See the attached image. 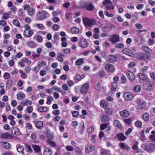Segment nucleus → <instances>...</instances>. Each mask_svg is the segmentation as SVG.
I'll list each match as a JSON object with an SVG mask.
<instances>
[{
	"label": "nucleus",
	"instance_id": "1",
	"mask_svg": "<svg viewBox=\"0 0 155 155\" xmlns=\"http://www.w3.org/2000/svg\"><path fill=\"white\" fill-rule=\"evenodd\" d=\"M154 85L153 82L149 80H147L144 82L143 87L146 90H150L154 87Z\"/></svg>",
	"mask_w": 155,
	"mask_h": 155
},
{
	"label": "nucleus",
	"instance_id": "2",
	"mask_svg": "<svg viewBox=\"0 0 155 155\" xmlns=\"http://www.w3.org/2000/svg\"><path fill=\"white\" fill-rule=\"evenodd\" d=\"M83 22L86 26H91L95 24L96 21L93 19H89L87 18H84L83 19Z\"/></svg>",
	"mask_w": 155,
	"mask_h": 155
},
{
	"label": "nucleus",
	"instance_id": "3",
	"mask_svg": "<svg viewBox=\"0 0 155 155\" xmlns=\"http://www.w3.org/2000/svg\"><path fill=\"white\" fill-rule=\"evenodd\" d=\"M48 13L45 11H43L41 12H38L36 15V18L38 20H42L46 18Z\"/></svg>",
	"mask_w": 155,
	"mask_h": 155
},
{
	"label": "nucleus",
	"instance_id": "4",
	"mask_svg": "<svg viewBox=\"0 0 155 155\" xmlns=\"http://www.w3.org/2000/svg\"><path fill=\"white\" fill-rule=\"evenodd\" d=\"M109 40L113 43H116L120 41V37L118 35L114 34L111 36Z\"/></svg>",
	"mask_w": 155,
	"mask_h": 155
},
{
	"label": "nucleus",
	"instance_id": "5",
	"mask_svg": "<svg viewBox=\"0 0 155 155\" xmlns=\"http://www.w3.org/2000/svg\"><path fill=\"white\" fill-rule=\"evenodd\" d=\"M105 68L107 72L111 73L114 72L115 70L114 66L110 64H107L105 66Z\"/></svg>",
	"mask_w": 155,
	"mask_h": 155
},
{
	"label": "nucleus",
	"instance_id": "6",
	"mask_svg": "<svg viewBox=\"0 0 155 155\" xmlns=\"http://www.w3.org/2000/svg\"><path fill=\"white\" fill-rule=\"evenodd\" d=\"M89 84L86 83L84 84L82 87L81 89V92L82 94H85L87 93L89 90Z\"/></svg>",
	"mask_w": 155,
	"mask_h": 155
},
{
	"label": "nucleus",
	"instance_id": "7",
	"mask_svg": "<svg viewBox=\"0 0 155 155\" xmlns=\"http://www.w3.org/2000/svg\"><path fill=\"white\" fill-rule=\"evenodd\" d=\"M122 52L123 53L129 56L132 57H134V54L133 53V51L129 49L125 48L123 50Z\"/></svg>",
	"mask_w": 155,
	"mask_h": 155
},
{
	"label": "nucleus",
	"instance_id": "8",
	"mask_svg": "<svg viewBox=\"0 0 155 155\" xmlns=\"http://www.w3.org/2000/svg\"><path fill=\"white\" fill-rule=\"evenodd\" d=\"M80 41L79 42V45L82 48H86L88 46V44L87 41L86 40L83 38H80Z\"/></svg>",
	"mask_w": 155,
	"mask_h": 155
},
{
	"label": "nucleus",
	"instance_id": "9",
	"mask_svg": "<svg viewBox=\"0 0 155 155\" xmlns=\"http://www.w3.org/2000/svg\"><path fill=\"white\" fill-rule=\"evenodd\" d=\"M127 75L128 78L131 81H133L135 78V75L134 73L131 71H127Z\"/></svg>",
	"mask_w": 155,
	"mask_h": 155
},
{
	"label": "nucleus",
	"instance_id": "10",
	"mask_svg": "<svg viewBox=\"0 0 155 155\" xmlns=\"http://www.w3.org/2000/svg\"><path fill=\"white\" fill-rule=\"evenodd\" d=\"M33 30L25 29L24 32V34L26 36L30 37L33 34Z\"/></svg>",
	"mask_w": 155,
	"mask_h": 155
},
{
	"label": "nucleus",
	"instance_id": "11",
	"mask_svg": "<svg viewBox=\"0 0 155 155\" xmlns=\"http://www.w3.org/2000/svg\"><path fill=\"white\" fill-rule=\"evenodd\" d=\"M0 137L2 139H11L13 138L12 136L7 133L2 134L0 135Z\"/></svg>",
	"mask_w": 155,
	"mask_h": 155
},
{
	"label": "nucleus",
	"instance_id": "12",
	"mask_svg": "<svg viewBox=\"0 0 155 155\" xmlns=\"http://www.w3.org/2000/svg\"><path fill=\"white\" fill-rule=\"evenodd\" d=\"M117 138L119 140L124 141L125 140L126 138L124 134L121 133L118 134L117 135Z\"/></svg>",
	"mask_w": 155,
	"mask_h": 155
},
{
	"label": "nucleus",
	"instance_id": "13",
	"mask_svg": "<svg viewBox=\"0 0 155 155\" xmlns=\"http://www.w3.org/2000/svg\"><path fill=\"white\" fill-rule=\"evenodd\" d=\"M142 147L145 151L147 152L150 151L151 150L150 144L149 145H145V144L142 145Z\"/></svg>",
	"mask_w": 155,
	"mask_h": 155
},
{
	"label": "nucleus",
	"instance_id": "14",
	"mask_svg": "<svg viewBox=\"0 0 155 155\" xmlns=\"http://www.w3.org/2000/svg\"><path fill=\"white\" fill-rule=\"evenodd\" d=\"M114 125L116 127L118 128L121 130H122L123 128L122 127L120 123L118 120H115L114 122Z\"/></svg>",
	"mask_w": 155,
	"mask_h": 155
},
{
	"label": "nucleus",
	"instance_id": "15",
	"mask_svg": "<svg viewBox=\"0 0 155 155\" xmlns=\"http://www.w3.org/2000/svg\"><path fill=\"white\" fill-rule=\"evenodd\" d=\"M120 114L121 117L126 118L129 116V113L126 110H123L120 112Z\"/></svg>",
	"mask_w": 155,
	"mask_h": 155
},
{
	"label": "nucleus",
	"instance_id": "16",
	"mask_svg": "<svg viewBox=\"0 0 155 155\" xmlns=\"http://www.w3.org/2000/svg\"><path fill=\"white\" fill-rule=\"evenodd\" d=\"M95 149V147L93 146H88L86 147L85 151L87 153H89L94 150Z\"/></svg>",
	"mask_w": 155,
	"mask_h": 155
},
{
	"label": "nucleus",
	"instance_id": "17",
	"mask_svg": "<svg viewBox=\"0 0 155 155\" xmlns=\"http://www.w3.org/2000/svg\"><path fill=\"white\" fill-rule=\"evenodd\" d=\"M138 144L139 143L137 141H135L134 143L133 146L132 147V148L137 152H139V149L138 147Z\"/></svg>",
	"mask_w": 155,
	"mask_h": 155
},
{
	"label": "nucleus",
	"instance_id": "18",
	"mask_svg": "<svg viewBox=\"0 0 155 155\" xmlns=\"http://www.w3.org/2000/svg\"><path fill=\"white\" fill-rule=\"evenodd\" d=\"M101 155H110V151L106 149H101Z\"/></svg>",
	"mask_w": 155,
	"mask_h": 155
},
{
	"label": "nucleus",
	"instance_id": "19",
	"mask_svg": "<svg viewBox=\"0 0 155 155\" xmlns=\"http://www.w3.org/2000/svg\"><path fill=\"white\" fill-rule=\"evenodd\" d=\"M120 147L122 149H125L127 150H129L130 149V147L128 146H127L124 143H121L119 144Z\"/></svg>",
	"mask_w": 155,
	"mask_h": 155
},
{
	"label": "nucleus",
	"instance_id": "20",
	"mask_svg": "<svg viewBox=\"0 0 155 155\" xmlns=\"http://www.w3.org/2000/svg\"><path fill=\"white\" fill-rule=\"evenodd\" d=\"M17 149L18 151L19 152L21 153L23 155H24V152H23L24 148L23 146L20 145L17 146Z\"/></svg>",
	"mask_w": 155,
	"mask_h": 155
},
{
	"label": "nucleus",
	"instance_id": "21",
	"mask_svg": "<svg viewBox=\"0 0 155 155\" xmlns=\"http://www.w3.org/2000/svg\"><path fill=\"white\" fill-rule=\"evenodd\" d=\"M138 77L140 79L142 80H145L147 79V76L142 73L139 74L138 75Z\"/></svg>",
	"mask_w": 155,
	"mask_h": 155
},
{
	"label": "nucleus",
	"instance_id": "22",
	"mask_svg": "<svg viewBox=\"0 0 155 155\" xmlns=\"http://www.w3.org/2000/svg\"><path fill=\"white\" fill-rule=\"evenodd\" d=\"M52 153L51 150L48 148H47L44 150L43 154L44 155H51Z\"/></svg>",
	"mask_w": 155,
	"mask_h": 155
},
{
	"label": "nucleus",
	"instance_id": "23",
	"mask_svg": "<svg viewBox=\"0 0 155 155\" xmlns=\"http://www.w3.org/2000/svg\"><path fill=\"white\" fill-rule=\"evenodd\" d=\"M100 105L101 107L104 108H107L108 106V103L104 101H101Z\"/></svg>",
	"mask_w": 155,
	"mask_h": 155
},
{
	"label": "nucleus",
	"instance_id": "24",
	"mask_svg": "<svg viewBox=\"0 0 155 155\" xmlns=\"http://www.w3.org/2000/svg\"><path fill=\"white\" fill-rule=\"evenodd\" d=\"M137 103L138 104H139L137 106V109L140 110L142 109L144 107L143 105L144 103L143 102H140V101L138 100L137 101Z\"/></svg>",
	"mask_w": 155,
	"mask_h": 155
},
{
	"label": "nucleus",
	"instance_id": "25",
	"mask_svg": "<svg viewBox=\"0 0 155 155\" xmlns=\"http://www.w3.org/2000/svg\"><path fill=\"white\" fill-rule=\"evenodd\" d=\"M107 60L109 62H112L116 60L117 58L114 55H110L108 57Z\"/></svg>",
	"mask_w": 155,
	"mask_h": 155
},
{
	"label": "nucleus",
	"instance_id": "26",
	"mask_svg": "<svg viewBox=\"0 0 155 155\" xmlns=\"http://www.w3.org/2000/svg\"><path fill=\"white\" fill-rule=\"evenodd\" d=\"M1 144L3 147L6 149H8L11 147V145L8 142H2Z\"/></svg>",
	"mask_w": 155,
	"mask_h": 155
},
{
	"label": "nucleus",
	"instance_id": "27",
	"mask_svg": "<svg viewBox=\"0 0 155 155\" xmlns=\"http://www.w3.org/2000/svg\"><path fill=\"white\" fill-rule=\"evenodd\" d=\"M43 126V122L41 121H37L35 124L36 127L39 129H41Z\"/></svg>",
	"mask_w": 155,
	"mask_h": 155
},
{
	"label": "nucleus",
	"instance_id": "28",
	"mask_svg": "<svg viewBox=\"0 0 155 155\" xmlns=\"http://www.w3.org/2000/svg\"><path fill=\"white\" fill-rule=\"evenodd\" d=\"M105 109L106 110H105V112L106 114L109 115H110L112 114L113 111V110L112 108L110 107H107Z\"/></svg>",
	"mask_w": 155,
	"mask_h": 155
},
{
	"label": "nucleus",
	"instance_id": "29",
	"mask_svg": "<svg viewBox=\"0 0 155 155\" xmlns=\"http://www.w3.org/2000/svg\"><path fill=\"white\" fill-rule=\"evenodd\" d=\"M117 85L116 82L112 83L111 86V91H115L117 87Z\"/></svg>",
	"mask_w": 155,
	"mask_h": 155
},
{
	"label": "nucleus",
	"instance_id": "30",
	"mask_svg": "<svg viewBox=\"0 0 155 155\" xmlns=\"http://www.w3.org/2000/svg\"><path fill=\"white\" fill-rule=\"evenodd\" d=\"M112 4V2L110 0H105L103 2V4L105 6H110Z\"/></svg>",
	"mask_w": 155,
	"mask_h": 155
},
{
	"label": "nucleus",
	"instance_id": "31",
	"mask_svg": "<svg viewBox=\"0 0 155 155\" xmlns=\"http://www.w3.org/2000/svg\"><path fill=\"white\" fill-rule=\"evenodd\" d=\"M64 56V55L62 53H58V60L60 61H63L64 60L63 57Z\"/></svg>",
	"mask_w": 155,
	"mask_h": 155
},
{
	"label": "nucleus",
	"instance_id": "32",
	"mask_svg": "<svg viewBox=\"0 0 155 155\" xmlns=\"http://www.w3.org/2000/svg\"><path fill=\"white\" fill-rule=\"evenodd\" d=\"M142 49L145 52L150 53L152 51L151 50L147 47L143 46L142 47Z\"/></svg>",
	"mask_w": 155,
	"mask_h": 155
},
{
	"label": "nucleus",
	"instance_id": "33",
	"mask_svg": "<svg viewBox=\"0 0 155 155\" xmlns=\"http://www.w3.org/2000/svg\"><path fill=\"white\" fill-rule=\"evenodd\" d=\"M28 15L30 16L32 15L35 13V9L33 8H31L28 9Z\"/></svg>",
	"mask_w": 155,
	"mask_h": 155
},
{
	"label": "nucleus",
	"instance_id": "34",
	"mask_svg": "<svg viewBox=\"0 0 155 155\" xmlns=\"http://www.w3.org/2000/svg\"><path fill=\"white\" fill-rule=\"evenodd\" d=\"M33 148L35 151L38 153L40 150V148L37 145H34L32 146Z\"/></svg>",
	"mask_w": 155,
	"mask_h": 155
},
{
	"label": "nucleus",
	"instance_id": "35",
	"mask_svg": "<svg viewBox=\"0 0 155 155\" xmlns=\"http://www.w3.org/2000/svg\"><path fill=\"white\" fill-rule=\"evenodd\" d=\"M109 118L108 116L107 115H105L103 116L101 119V121L102 122H105L107 121L108 120Z\"/></svg>",
	"mask_w": 155,
	"mask_h": 155
},
{
	"label": "nucleus",
	"instance_id": "36",
	"mask_svg": "<svg viewBox=\"0 0 155 155\" xmlns=\"http://www.w3.org/2000/svg\"><path fill=\"white\" fill-rule=\"evenodd\" d=\"M135 125L138 128H140L142 127V123L140 121L137 120L135 122Z\"/></svg>",
	"mask_w": 155,
	"mask_h": 155
},
{
	"label": "nucleus",
	"instance_id": "37",
	"mask_svg": "<svg viewBox=\"0 0 155 155\" xmlns=\"http://www.w3.org/2000/svg\"><path fill=\"white\" fill-rule=\"evenodd\" d=\"M141 87L140 85H137L135 86L134 88V91L135 92H138L140 91Z\"/></svg>",
	"mask_w": 155,
	"mask_h": 155
},
{
	"label": "nucleus",
	"instance_id": "38",
	"mask_svg": "<svg viewBox=\"0 0 155 155\" xmlns=\"http://www.w3.org/2000/svg\"><path fill=\"white\" fill-rule=\"evenodd\" d=\"M130 96L131 97H133L134 96L133 94L130 92H126L124 94V97H129Z\"/></svg>",
	"mask_w": 155,
	"mask_h": 155
},
{
	"label": "nucleus",
	"instance_id": "39",
	"mask_svg": "<svg viewBox=\"0 0 155 155\" xmlns=\"http://www.w3.org/2000/svg\"><path fill=\"white\" fill-rule=\"evenodd\" d=\"M84 123L83 122H81L80 124V126L79 127L80 132L81 133L82 132H83V131L84 129Z\"/></svg>",
	"mask_w": 155,
	"mask_h": 155
},
{
	"label": "nucleus",
	"instance_id": "40",
	"mask_svg": "<svg viewBox=\"0 0 155 155\" xmlns=\"http://www.w3.org/2000/svg\"><path fill=\"white\" fill-rule=\"evenodd\" d=\"M12 81L11 80H8L6 84L7 87L10 88L12 86Z\"/></svg>",
	"mask_w": 155,
	"mask_h": 155
},
{
	"label": "nucleus",
	"instance_id": "41",
	"mask_svg": "<svg viewBox=\"0 0 155 155\" xmlns=\"http://www.w3.org/2000/svg\"><path fill=\"white\" fill-rule=\"evenodd\" d=\"M146 55L145 54H140L138 57L139 59L140 60L144 61L146 59Z\"/></svg>",
	"mask_w": 155,
	"mask_h": 155
},
{
	"label": "nucleus",
	"instance_id": "42",
	"mask_svg": "<svg viewBox=\"0 0 155 155\" xmlns=\"http://www.w3.org/2000/svg\"><path fill=\"white\" fill-rule=\"evenodd\" d=\"M124 45L122 43H118L116 44L115 47L117 48H124Z\"/></svg>",
	"mask_w": 155,
	"mask_h": 155
},
{
	"label": "nucleus",
	"instance_id": "43",
	"mask_svg": "<svg viewBox=\"0 0 155 155\" xmlns=\"http://www.w3.org/2000/svg\"><path fill=\"white\" fill-rule=\"evenodd\" d=\"M144 120L145 122H147L149 119V115L145 113L143 115Z\"/></svg>",
	"mask_w": 155,
	"mask_h": 155
},
{
	"label": "nucleus",
	"instance_id": "44",
	"mask_svg": "<svg viewBox=\"0 0 155 155\" xmlns=\"http://www.w3.org/2000/svg\"><path fill=\"white\" fill-rule=\"evenodd\" d=\"M38 110L40 112H46L47 111V109L46 107H40L38 108Z\"/></svg>",
	"mask_w": 155,
	"mask_h": 155
},
{
	"label": "nucleus",
	"instance_id": "45",
	"mask_svg": "<svg viewBox=\"0 0 155 155\" xmlns=\"http://www.w3.org/2000/svg\"><path fill=\"white\" fill-rule=\"evenodd\" d=\"M18 128L16 127H12L11 129V133L12 134L15 135L17 131Z\"/></svg>",
	"mask_w": 155,
	"mask_h": 155
},
{
	"label": "nucleus",
	"instance_id": "46",
	"mask_svg": "<svg viewBox=\"0 0 155 155\" xmlns=\"http://www.w3.org/2000/svg\"><path fill=\"white\" fill-rule=\"evenodd\" d=\"M21 61L23 62H26L28 64H30L31 62L30 61L28 60V59L26 58H24L22 59Z\"/></svg>",
	"mask_w": 155,
	"mask_h": 155
},
{
	"label": "nucleus",
	"instance_id": "47",
	"mask_svg": "<svg viewBox=\"0 0 155 155\" xmlns=\"http://www.w3.org/2000/svg\"><path fill=\"white\" fill-rule=\"evenodd\" d=\"M47 142L52 147H54L56 146V143L53 141L50 140H48Z\"/></svg>",
	"mask_w": 155,
	"mask_h": 155
},
{
	"label": "nucleus",
	"instance_id": "48",
	"mask_svg": "<svg viewBox=\"0 0 155 155\" xmlns=\"http://www.w3.org/2000/svg\"><path fill=\"white\" fill-rule=\"evenodd\" d=\"M87 9L88 10H92L94 9V7L92 5H89L87 6Z\"/></svg>",
	"mask_w": 155,
	"mask_h": 155
},
{
	"label": "nucleus",
	"instance_id": "49",
	"mask_svg": "<svg viewBox=\"0 0 155 155\" xmlns=\"http://www.w3.org/2000/svg\"><path fill=\"white\" fill-rule=\"evenodd\" d=\"M107 124H102L101 125L100 129L101 130H103L107 127Z\"/></svg>",
	"mask_w": 155,
	"mask_h": 155
},
{
	"label": "nucleus",
	"instance_id": "50",
	"mask_svg": "<svg viewBox=\"0 0 155 155\" xmlns=\"http://www.w3.org/2000/svg\"><path fill=\"white\" fill-rule=\"evenodd\" d=\"M28 44V46L31 48H34L35 45V44L32 41L29 42Z\"/></svg>",
	"mask_w": 155,
	"mask_h": 155
},
{
	"label": "nucleus",
	"instance_id": "51",
	"mask_svg": "<svg viewBox=\"0 0 155 155\" xmlns=\"http://www.w3.org/2000/svg\"><path fill=\"white\" fill-rule=\"evenodd\" d=\"M25 149L27 152H31L32 151L31 146L29 145H26L25 146Z\"/></svg>",
	"mask_w": 155,
	"mask_h": 155
},
{
	"label": "nucleus",
	"instance_id": "52",
	"mask_svg": "<svg viewBox=\"0 0 155 155\" xmlns=\"http://www.w3.org/2000/svg\"><path fill=\"white\" fill-rule=\"evenodd\" d=\"M13 23L14 25L18 27H20V23L18 20L15 19L14 20V21H13Z\"/></svg>",
	"mask_w": 155,
	"mask_h": 155
},
{
	"label": "nucleus",
	"instance_id": "53",
	"mask_svg": "<svg viewBox=\"0 0 155 155\" xmlns=\"http://www.w3.org/2000/svg\"><path fill=\"white\" fill-rule=\"evenodd\" d=\"M46 63L43 61H41L38 63V66L40 67L46 65Z\"/></svg>",
	"mask_w": 155,
	"mask_h": 155
},
{
	"label": "nucleus",
	"instance_id": "54",
	"mask_svg": "<svg viewBox=\"0 0 155 155\" xmlns=\"http://www.w3.org/2000/svg\"><path fill=\"white\" fill-rule=\"evenodd\" d=\"M131 120V119L130 118L126 119L124 120V121L125 123L128 124H130Z\"/></svg>",
	"mask_w": 155,
	"mask_h": 155
},
{
	"label": "nucleus",
	"instance_id": "55",
	"mask_svg": "<svg viewBox=\"0 0 155 155\" xmlns=\"http://www.w3.org/2000/svg\"><path fill=\"white\" fill-rule=\"evenodd\" d=\"M135 63L134 62L130 63L128 65V67L129 68H131L135 66Z\"/></svg>",
	"mask_w": 155,
	"mask_h": 155
},
{
	"label": "nucleus",
	"instance_id": "56",
	"mask_svg": "<svg viewBox=\"0 0 155 155\" xmlns=\"http://www.w3.org/2000/svg\"><path fill=\"white\" fill-rule=\"evenodd\" d=\"M94 128L92 126H90L88 128L87 132L88 133H91L94 131Z\"/></svg>",
	"mask_w": 155,
	"mask_h": 155
},
{
	"label": "nucleus",
	"instance_id": "57",
	"mask_svg": "<svg viewBox=\"0 0 155 155\" xmlns=\"http://www.w3.org/2000/svg\"><path fill=\"white\" fill-rule=\"evenodd\" d=\"M26 128L29 130H31L32 128V126L31 124L29 123L26 124Z\"/></svg>",
	"mask_w": 155,
	"mask_h": 155
},
{
	"label": "nucleus",
	"instance_id": "58",
	"mask_svg": "<svg viewBox=\"0 0 155 155\" xmlns=\"http://www.w3.org/2000/svg\"><path fill=\"white\" fill-rule=\"evenodd\" d=\"M132 130L131 128H129L125 133V135L126 136L129 135L131 133Z\"/></svg>",
	"mask_w": 155,
	"mask_h": 155
},
{
	"label": "nucleus",
	"instance_id": "59",
	"mask_svg": "<svg viewBox=\"0 0 155 155\" xmlns=\"http://www.w3.org/2000/svg\"><path fill=\"white\" fill-rule=\"evenodd\" d=\"M10 77V74L8 73H5L4 74V77L5 79H8Z\"/></svg>",
	"mask_w": 155,
	"mask_h": 155
},
{
	"label": "nucleus",
	"instance_id": "60",
	"mask_svg": "<svg viewBox=\"0 0 155 155\" xmlns=\"http://www.w3.org/2000/svg\"><path fill=\"white\" fill-rule=\"evenodd\" d=\"M121 82L123 83H124L125 82L126 80V77L124 75H122L121 77Z\"/></svg>",
	"mask_w": 155,
	"mask_h": 155
},
{
	"label": "nucleus",
	"instance_id": "61",
	"mask_svg": "<svg viewBox=\"0 0 155 155\" xmlns=\"http://www.w3.org/2000/svg\"><path fill=\"white\" fill-rule=\"evenodd\" d=\"M9 16L8 14L6 13H4L3 15V16L2 18V19H7L8 17Z\"/></svg>",
	"mask_w": 155,
	"mask_h": 155
},
{
	"label": "nucleus",
	"instance_id": "62",
	"mask_svg": "<svg viewBox=\"0 0 155 155\" xmlns=\"http://www.w3.org/2000/svg\"><path fill=\"white\" fill-rule=\"evenodd\" d=\"M77 29L76 27H74L71 29V31L72 33H77Z\"/></svg>",
	"mask_w": 155,
	"mask_h": 155
},
{
	"label": "nucleus",
	"instance_id": "63",
	"mask_svg": "<svg viewBox=\"0 0 155 155\" xmlns=\"http://www.w3.org/2000/svg\"><path fill=\"white\" fill-rule=\"evenodd\" d=\"M151 78L153 80H155V73L151 72L150 74Z\"/></svg>",
	"mask_w": 155,
	"mask_h": 155
},
{
	"label": "nucleus",
	"instance_id": "64",
	"mask_svg": "<svg viewBox=\"0 0 155 155\" xmlns=\"http://www.w3.org/2000/svg\"><path fill=\"white\" fill-rule=\"evenodd\" d=\"M52 28L55 31L58 30L59 28V26L56 24L54 25L53 26Z\"/></svg>",
	"mask_w": 155,
	"mask_h": 155
}]
</instances>
